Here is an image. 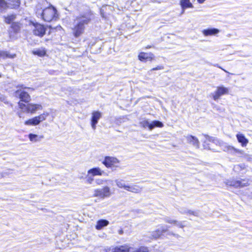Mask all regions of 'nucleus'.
<instances>
[{
  "mask_svg": "<svg viewBox=\"0 0 252 252\" xmlns=\"http://www.w3.org/2000/svg\"><path fill=\"white\" fill-rule=\"evenodd\" d=\"M102 163L107 168H117L120 160L114 157L105 156Z\"/></svg>",
  "mask_w": 252,
  "mask_h": 252,
  "instance_id": "0eeeda50",
  "label": "nucleus"
},
{
  "mask_svg": "<svg viewBox=\"0 0 252 252\" xmlns=\"http://www.w3.org/2000/svg\"><path fill=\"white\" fill-rule=\"evenodd\" d=\"M16 56L15 54H11L8 51L0 50V61L6 59H13Z\"/></svg>",
  "mask_w": 252,
  "mask_h": 252,
  "instance_id": "6ab92c4d",
  "label": "nucleus"
},
{
  "mask_svg": "<svg viewBox=\"0 0 252 252\" xmlns=\"http://www.w3.org/2000/svg\"><path fill=\"white\" fill-rule=\"evenodd\" d=\"M167 222L169 223H174L176 224L177 222V221L176 220H168L166 221Z\"/></svg>",
  "mask_w": 252,
  "mask_h": 252,
  "instance_id": "72a5a7b5",
  "label": "nucleus"
},
{
  "mask_svg": "<svg viewBox=\"0 0 252 252\" xmlns=\"http://www.w3.org/2000/svg\"><path fill=\"white\" fill-rule=\"evenodd\" d=\"M187 213H188V214L191 215H193V216H197V212L195 211H193L189 210Z\"/></svg>",
  "mask_w": 252,
  "mask_h": 252,
  "instance_id": "473e14b6",
  "label": "nucleus"
},
{
  "mask_svg": "<svg viewBox=\"0 0 252 252\" xmlns=\"http://www.w3.org/2000/svg\"><path fill=\"white\" fill-rule=\"evenodd\" d=\"M16 18L15 14H11L3 17L4 21L6 24H11Z\"/></svg>",
  "mask_w": 252,
  "mask_h": 252,
  "instance_id": "4be33fe9",
  "label": "nucleus"
},
{
  "mask_svg": "<svg viewBox=\"0 0 252 252\" xmlns=\"http://www.w3.org/2000/svg\"><path fill=\"white\" fill-rule=\"evenodd\" d=\"M29 138L31 141H36L37 140V135L35 134L30 133L29 134Z\"/></svg>",
  "mask_w": 252,
  "mask_h": 252,
  "instance_id": "c756f323",
  "label": "nucleus"
},
{
  "mask_svg": "<svg viewBox=\"0 0 252 252\" xmlns=\"http://www.w3.org/2000/svg\"><path fill=\"white\" fill-rule=\"evenodd\" d=\"M179 226L180 227L183 228V227H184V225H183L182 224H180L179 225Z\"/></svg>",
  "mask_w": 252,
  "mask_h": 252,
  "instance_id": "4c0bfd02",
  "label": "nucleus"
},
{
  "mask_svg": "<svg viewBox=\"0 0 252 252\" xmlns=\"http://www.w3.org/2000/svg\"><path fill=\"white\" fill-rule=\"evenodd\" d=\"M155 56L152 52L147 53L141 52L138 55V60L144 63H146L147 62H152L155 60Z\"/></svg>",
  "mask_w": 252,
  "mask_h": 252,
  "instance_id": "1a4fd4ad",
  "label": "nucleus"
},
{
  "mask_svg": "<svg viewBox=\"0 0 252 252\" xmlns=\"http://www.w3.org/2000/svg\"><path fill=\"white\" fill-rule=\"evenodd\" d=\"M55 29H58L59 30H63V28L60 25L57 26L55 28Z\"/></svg>",
  "mask_w": 252,
  "mask_h": 252,
  "instance_id": "c9c22d12",
  "label": "nucleus"
},
{
  "mask_svg": "<svg viewBox=\"0 0 252 252\" xmlns=\"http://www.w3.org/2000/svg\"><path fill=\"white\" fill-rule=\"evenodd\" d=\"M18 116L20 118H21V117H22V116H21V113H18Z\"/></svg>",
  "mask_w": 252,
  "mask_h": 252,
  "instance_id": "58836bf2",
  "label": "nucleus"
},
{
  "mask_svg": "<svg viewBox=\"0 0 252 252\" xmlns=\"http://www.w3.org/2000/svg\"><path fill=\"white\" fill-rule=\"evenodd\" d=\"M23 28V24L20 22H15L11 23L10 26V30L9 31V35L12 33L17 34L21 32Z\"/></svg>",
  "mask_w": 252,
  "mask_h": 252,
  "instance_id": "9d476101",
  "label": "nucleus"
},
{
  "mask_svg": "<svg viewBox=\"0 0 252 252\" xmlns=\"http://www.w3.org/2000/svg\"><path fill=\"white\" fill-rule=\"evenodd\" d=\"M164 68V66L163 65H158L157 66L154 67L151 69V71H155L157 70H161Z\"/></svg>",
  "mask_w": 252,
  "mask_h": 252,
  "instance_id": "2f4dec72",
  "label": "nucleus"
},
{
  "mask_svg": "<svg viewBox=\"0 0 252 252\" xmlns=\"http://www.w3.org/2000/svg\"><path fill=\"white\" fill-rule=\"evenodd\" d=\"M222 69L224 72H226V73H228V72H227L226 70H225V69H222Z\"/></svg>",
  "mask_w": 252,
  "mask_h": 252,
  "instance_id": "ea45409f",
  "label": "nucleus"
},
{
  "mask_svg": "<svg viewBox=\"0 0 252 252\" xmlns=\"http://www.w3.org/2000/svg\"><path fill=\"white\" fill-rule=\"evenodd\" d=\"M92 12L83 14L77 17L71 28V34L75 38H78L85 33L86 26L92 21Z\"/></svg>",
  "mask_w": 252,
  "mask_h": 252,
  "instance_id": "f03ea898",
  "label": "nucleus"
},
{
  "mask_svg": "<svg viewBox=\"0 0 252 252\" xmlns=\"http://www.w3.org/2000/svg\"><path fill=\"white\" fill-rule=\"evenodd\" d=\"M31 25L33 27L32 31L33 34L40 38L43 37L46 34L48 27L51 28V26L48 27L47 25L37 22H31Z\"/></svg>",
  "mask_w": 252,
  "mask_h": 252,
  "instance_id": "20e7f679",
  "label": "nucleus"
},
{
  "mask_svg": "<svg viewBox=\"0 0 252 252\" xmlns=\"http://www.w3.org/2000/svg\"><path fill=\"white\" fill-rule=\"evenodd\" d=\"M95 192L97 195L101 197H108L111 194L110 189L108 187H104L101 189H97Z\"/></svg>",
  "mask_w": 252,
  "mask_h": 252,
  "instance_id": "ddd939ff",
  "label": "nucleus"
},
{
  "mask_svg": "<svg viewBox=\"0 0 252 252\" xmlns=\"http://www.w3.org/2000/svg\"><path fill=\"white\" fill-rule=\"evenodd\" d=\"M88 174H91L92 176H101L103 173V171L99 167L93 168L88 171Z\"/></svg>",
  "mask_w": 252,
  "mask_h": 252,
  "instance_id": "b1692460",
  "label": "nucleus"
},
{
  "mask_svg": "<svg viewBox=\"0 0 252 252\" xmlns=\"http://www.w3.org/2000/svg\"><path fill=\"white\" fill-rule=\"evenodd\" d=\"M16 87L17 89L14 94L20 99L18 105L21 110L26 113L34 114L37 110L42 109V106L40 104L29 103L32 99L27 90L33 91V88L26 87L23 84H19Z\"/></svg>",
  "mask_w": 252,
  "mask_h": 252,
  "instance_id": "f257e3e1",
  "label": "nucleus"
},
{
  "mask_svg": "<svg viewBox=\"0 0 252 252\" xmlns=\"http://www.w3.org/2000/svg\"><path fill=\"white\" fill-rule=\"evenodd\" d=\"M168 231L167 227L162 226L160 229H157L152 233V237L154 239L159 238L164 233Z\"/></svg>",
  "mask_w": 252,
  "mask_h": 252,
  "instance_id": "f8f14e48",
  "label": "nucleus"
},
{
  "mask_svg": "<svg viewBox=\"0 0 252 252\" xmlns=\"http://www.w3.org/2000/svg\"><path fill=\"white\" fill-rule=\"evenodd\" d=\"M154 47V46L153 45H148L145 47V49H150V48H153Z\"/></svg>",
  "mask_w": 252,
  "mask_h": 252,
  "instance_id": "f704fd0d",
  "label": "nucleus"
},
{
  "mask_svg": "<svg viewBox=\"0 0 252 252\" xmlns=\"http://www.w3.org/2000/svg\"><path fill=\"white\" fill-rule=\"evenodd\" d=\"M8 8L11 9H17L21 5V0H7Z\"/></svg>",
  "mask_w": 252,
  "mask_h": 252,
  "instance_id": "4468645a",
  "label": "nucleus"
},
{
  "mask_svg": "<svg viewBox=\"0 0 252 252\" xmlns=\"http://www.w3.org/2000/svg\"><path fill=\"white\" fill-rule=\"evenodd\" d=\"M92 115L91 119V124L94 129L96 128V125L98 120L101 117V113L98 111H94L92 112Z\"/></svg>",
  "mask_w": 252,
  "mask_h": 252,
  "instance_id": "9b49d317",
  "label": "nucleus"
},
{
  "mask_svg": "<svg viewBox=\"0 0 252 252\" xmlns=\"http://www.w3.org/2000/svg\"><path fill=\"white\" fill-rule=\"evenodd\" d=\"M143 126L144 127H148L150 130L153 129L155 127L153 122H152L151 124H150L147 121H145L143 122Z\"/></svg>",
  "mask_w": 252,
  "mask_h": 252,
  "instance_id": "cd10ccee",
  "label": "nucleus"
},
{
  "mask_svg": "<svg viewBox=\"0 0 252 252\" xmlns=\"http://www.w3.org/2000/svg\"><path fill=\"white\" fill-rule=\"evenodd\" d=\"M225 184L226 186L228 187H232L235 188H237L236 179L227 180L225 182Z\"/></svg>",
  "mask_w": 252,
  "mask_h": 252,
  "instance_id": "a878e982",
  "label": "nucleus"
},
{
  "mask_svg": "<svg viewBox=\"0 0 252 252\" xmlns=\"http://www.w3.org/2000/svg\"><path fill=\"white\" fill-rule=\"evenodd\" d=\"M0 77H1V75L0 74Z\"/></svg>",
  "mask_w": 252,
  "mask_h": 252,
  "instance_id": "a19ab883",
  "label": "nucleus"
},
{
  "mask_svg": "<svg viewBox=\"0 0 252 252\" xmlns=\"http://www.w3.org/2000/svg\"><path fill=\"white\" fill-rule=\"evenodd\" d=\"M187 139L189 143L192 144L197 148L199 147V141L197 137L191 135H189L187 137Z\"/></svg>",
  "mask_w": 252,
  "mask_h": 252,
  "instance_id": "a211bd4d",
  "label": "nucleus"
},
{
  "mask_svg": "<svg viewBox=\"0 0 252 252\" xmlns=\"http://www.w3.org/2000/svg\"><path fill=\"white\" fill-rule=\"evenodd\" d=\"M131 247L127 245L115 247L112 252H130Z\"/></svg>",
  "mask_w": 252,
  "mask_h": 252,
  "instance_id": "dca6fc26",
  "label": "nucleus"
},
{
  "mask_svg": "<svg viewBox=\"0 0 252 252\" xmlns=\"http://www.w3.org/2000/svg\"><path fill=\"white\" fill-rule=\"evenodd\" d=\"M134 252H149V250L147 247L141 246L136 249Z\"/></svg>",
  "mask_w": 252,
  "mask_h": 252,
  "instance_id": "c85d7f7f",
  "label": "nucleus"
},
{
  "mask_svg": "<svg viewBox=\"0 0 252 252\" xmlns=\"http://www.w3.org/2000/svg\"><path fill=\"white\" fill-rule=\"evenodd\" d=\"M155 127H162L163 126V124L162 122L158 121H153Z\"/></svg>",
  "mask_w": 252,
  "mask_h": 252,
  "instance_id": "7c9ffc66",
  "label": "nucleus"
},
{
  "mask_svg": "<svg viewBox=\"0 0 252 252\" xmlns=\"http://www.w3.org/2000/svg\"><path fill=\"white\" fill-rule=\"evenodd\" d=\"M180 4L182 9L193 8V5L190 0H180Z\"/></svg>",
  "mask_w": 252,
  "mask_h": 252,
  "instance_id": "412c9836",
  "label": "nucleus"
},
{
  "mask_svg": "<svg viewBox=\"0 0 252 252\" xmlns=\"http://www.w3.org/2000/svg\"><path fill=\"white\" fill-rule=\"evenodd\" d=\"M229 89L222 86H218L213 94L212 97L214 100H217L221 96L228 94Z\"/></svg>",
  "mask_w": 252,
  "mask_h": 252,
  "instance_id": "6e6552de",
  "label": "nucleus"
},
{
  "mask_svg": "<svg viewBox=\"0 0 252 252\" xmlns=\"http://www.w3.org/2000/svg\"><path fill=\"white\" fill-rule=\"evenodd\" d=\"M236 137L238 141L241 144L242 146H246L249 142L248 140L243 134H237Z\"/></svg>",
  "mask_w": 252,
  "mask_h": 252,
  "instance_id": "393cba45",
  "label": "nucleus"
},
{
  "mask_svg": "<svg viewBox=\"0 0 252 252\" xmlns=\"http://www.w3.org/2000/svg\"><path fill=\"white\" fill-rule=\"evenodd\" d=\"M237 188H242L250 185V179L248 178L236 180Z\"/></svg>",
  "mask_w": 252,
  "mask_h": 252,
  "instance_id": "2eb2a0df",
  "label": "nucleus"
},
{
  "mask_svg": "<svg viewBox=\"0 0 252 252\" xmlns=\"http://www.w3.org/2000/svg\"><path fill=\"white\" fill-rule=\"evenodd\" d=\"M8 9L7 1L5 0H0V9L4 10Z\"/></svg>",
  "mask_w": 252,
  "mask_h": 252,
  "instance_id": "bb28decb",
  "label": "nucleus"
},
{
  "mask_svg": "<svg viewBox=\"0 0 252 252\" xmlns=\"http://www.w3.org/2000/svg\"><path fill=\"white\" fill-rule=\"evenodd\" d=\"M49 116L48 112L43 113L38 116H35L32 118L29 119L25 121L24 124L27 126H37L41 122L45 121Z\"/></svg>",
  "mask_w": 252,
  "mask_h": 252,
  "instance_id": "423d86ee",
  "label": "nucleus"
},
{
  "mask_svg": "<svg viewBox=\"0 0 252 252\" xmlns=\"http://www.w3.org/2000/svg\"><path fill=\"white\" fill-rule=\"evenodd\" d=\"M206 0H197V1L199 3H203Z\"/></svg>",
  "mask_w": 252,
  "mask_h": 252,
  "instance_id": "e433bc0d",
  "label": "nucleus"
},
{
  "mask_svg": "<svg viewBox=\"0 0 252 252\" xmlns=\"http://www.w3.org/2000/svg\"><path fill=\"white\" fill-rule=\"evenodd\" d=\"M109 223L108 220L104 219L99 220L97 221L95 228L97 230H101L103 227L107 226Z\"/></svg>",
  "mask_w": 252,
  "mask_h": 252,
  "instance_id": "f3484780",
  "label": "nucleus"
},
{
  "mask_svg": "<svg viewBox=\"0 0 252 252\" xmlns=\"http://www.w3.org/2000/svg\"><path fill=\"white\" fill-rule=\"evenodd\" d=\"M220 31L216 28L207 29L203 30L202 33L205 36H211L218 34Z\"/></svg>",
  "mask_w": 252,
  "mask_h": 252,
  "instance_id": "aec40b11",
  "label": "nucleus"
},
{
  "mask_svg": "<svg viewBox=\"0 0 252 252\" xmlns=\"http://www.w3.org/2000/svg\"><path fill=\"white\" fill-rule=\"evenodd\" d=\"M116 183L118 188L133 193H139L142 189L141 187L136 185H126L122 180H116Z\"/></svg>",
  "mask_w": 252,
  "mask_h": 252,
  "instance_id": "39448f33",
  "label": "nucleus"
},
{
  "mask_svg": "<svg viewBox=\"0 0 252 252\" xmlns=\"http://www.w3.org/2000/svg\"><path fill=\"white\" fill-rule=\"evenodd\" d=\"M41 17L44 22L47 23L57 21L59 18L57 9L52 5L42 10Z\"/></svg>",
  "mask_w": 252,
  "mask_h": 252,
  "instance_id": "7ed1b4c3",
  "label": "nucleus"
},
{
  "mask_svg": "<svg viewBox=\"0 0 252 252\" xmlns=\"http://www.w3.org/2000/svg\"><path fill=\"white\" fill-rule=\"evenodd\" d=\"M32 53L34 55L37 56L39 57H43L46 55V50L45 48H41L33 50Z\"/></svg>",
  "mask_w": 252,
  "mask_h": 252,
  "instance_id": "5701e85b",
  "label": "nucleus"
}]
</instances>
